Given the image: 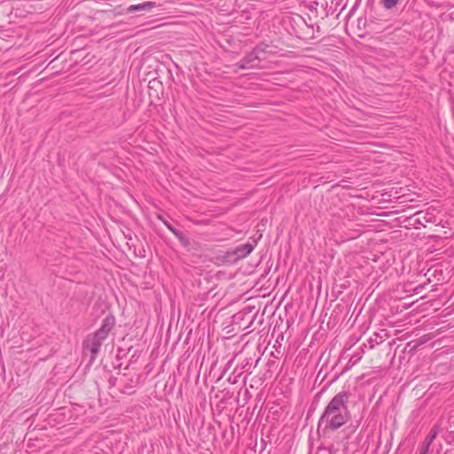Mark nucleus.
Returning a JSON list of instances; mask_svg holds the SVG:
<instances>
[{
  "instance_id": "obj_3",
  "label": "nucleus",
  "mask_w": 454,
  "mask_h": 454,
  "mask_svg": "<svg viewBox=\"0 0 454 454\" xmlns=\"http://www.w3.org/2000/svg\"><path fill=\"white\" fill-rule=\"evenodd\" d=\"M104 340V338H99L96 333L93 335L88 336L85 340L84 348L90 352L91 359H94L98 355Z\"/></svg>"
},
{
  "instance_id": "obj_5",
  "label": "nucleus",
  "mask_w": 454,
  "mask_h": 454,
  "mask_svg": "<svg viewBox=\"0 0 454 454\" xmlns=\"http://www.w3.org/2000/svg\"><path fill=\"white\" fill-rule=\"evenodd\" d=\"M254 248V245L247 243L237 247L230 254L234 256L235 260L242 259L247 256Z\"/></svg>"
},
{
  "instance_id": "obj_7",
  "label": "nucleus",
  "mask_w": 454,
  "mask_h": 454,
  "mask_svg": "<svg viewBox=\"0 0 454 454\" xmlns=\"http://www.w3.org/2000/svg\"><path fill=\"white\" fill-rule=\"evenodd\" d=\"M438 433H439V427L434 426V428L431 430V433L425 439V442H423L422 447H427V449L429 450L430 445L432 444L434 440L436 438Z\"/></svg>"
},
{
  "instance_id": "obj_1",
  "label": "nucleus",
  "mask_w": 454,
  "mask_h": 454,
  "mask_svg": "<svg viewBox=\"0 0 454 454\" xmlns=\"http://www.w3.org/2000/svg\"><path fill=\"white\" fill-rule=\"evenodd\" d=\"M349 393L341 391L335 395L326 405L320 419L318 427H325V429L336 430L346 424L350 413L348 407Z\"/></svg>"
},
{
  "instance_id": "obj_2",
  "label": "nucleus",
  "mask_w": 454,
  "mask_h": 454,
  "mask_svg": "<svg viewBox=\"0 0 454 454\" xmlns=\"http://www.w3.org/2000/svg\"><path fill=\"white\" fill-rule=\"evenodd\" d=\"M261 54L268 56L276 55L277 57H286L283 50L278 45L264 42L256 45L253 51L254 57H259Z\"/></svg>"
},
{
  "instance_id": "obj_6",
  "label": "nucleus",
  "mask_w": 454,
  "mask_h": 454,
  "mask_svg": "<svg viewBox=\"0 0 454 454\" xmlns=\"http://www.w3.org/2000/svg\"><path fill=\"white\" fill-rule=\"evenodd\" d=\"M156 4L154 2L147 1L137 4L129 5L126 9L127 13H133L135 12H148L154 8Z\"/></svg>"
},
{
  "instance_id": "obj_12",
  "label": "nucleus",
  "mask_w": 454,
  "mask_h": 454,
  "mask_svg": "<svg viewBox=\"0 0 454 454\" xmlns=\"http://www.w3.org/2000/svg\"><path fill=\"white\" fill-rule=\"evenodd\" d=\"M451 17H452V19H454V12L451 13Z\"/></svg>"
},
{
  "instance_id": "obj_8",
  "label": "nucleus",
  "mask_w": 454,
  "mask_h": 454,
  "mask_svg": "<svg viewBox=\"0 0 454 454\" xmlns=\"http://www.w3.org/2000/svg\"><path fill=\"white\" fill-rule=\"evenodd\" d=\"M398 2L399 0H381L380 4L385 9L390 10L394 8L398 4Z\"/></svg>"
},
{
  "instance_id": "obj_10",
  "label": "nucleus",
  "mask_w": 454,
  "mask_h": 454,
  "mask_svg": "<svg viewBox=\"0 0 454 454\" xmlns=\"http://www.w3.org/2000/svg\"><path fill=\"white\" fill-rule=\"evenodd\" d=\"M428 449H427V447H420V449L419 450V453L418 454H427L428 452Z\"/></svg>"
},
{
  "instance_id": "obj_4",
  "label": "nucleus",
  "mask_w": 454,
  "mask_h": 454,
  "mask_svg": "<svg viewBox=\"0 0 454 454\" xmlns=\"http://www.w3.org/2000/svg\"><path fill=\"white\" fill-rule=\"evenodd\" d=\"M115 324L114 317L112 316L106 317L102 323L101 327L96 332L98 333V336L99 338L106 339L110 333V331L113 329L114 325Z\"/></svg>"
},
{
  "instance_id": "obj_11",
  "label": "nucleus",
  "mask_w": 454,
  "mask_h": 454,
  "mask_svg": "<svg viewBox=\"0 0 454 454\" xmlns=\"http://www.w3.org/2000/svg\"><path fill=\"white\" fill-rule=\"evenodd\" d=\"M115 381H117V379H110L109 382L112 386H114Z\"/></svg>"
},
{
  "instance_id": "obj_9",
  "label": "nucleus",
  "mask_w": 454,
  "mask_h": 454,
  "mask_svg": "<svg viewBox=\"0 0 454 454\" xmlns=\"http://www.w3.org/2000/svg\"><path fill=\"white\" fill-rule=\"evenodd\" d=\"M159 218L164 223V224L168 227V230H170L173 233H175L176 235L177 234V232L176 231L175 229L172 228V226L166 221H164L160 216H159Z\"/></svg>"
}]
</instances>
